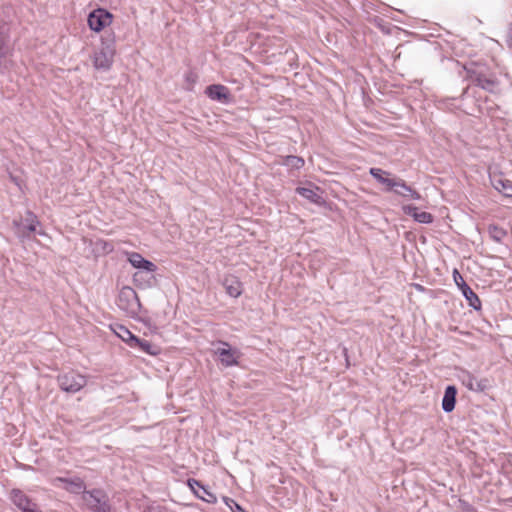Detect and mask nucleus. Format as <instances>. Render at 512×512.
<instances>
[{
	"label": "nucleus",
	"instance_id": "nucleus-1",
	"mask_svg": "<svg viewBox=\"0 0 512 512\" xmlns=\"http://www.w3.org/2000/svg\"><path fill=\"white\" fill-rule=\"evenodd\" d=\"M467 73L472 83L481 89L496 93L499 90L500 82L496 74L485 64L473 63L467 69Z\"/></svg>",
	"mask_w": 512,
	"mask_h": 512
},
{
	"label": "nucleus",
	"instance_id": "nucleus-2",
	"mask_svg": "<svg viewBox=\"0 0 512 512\" xmlns=\"http://www.w3.org/2000/svg\"><path fill=\"white\" fill-rule=\"evenodd\" d=\"M115 49V35L113 32L105 33L101 37L100 48L94 53L93 65L95 69L108 71L113 65Z\"/></svg>",
	"mask_w": 512,
	"mask_h": 512
},
{
	"label": "nucleus",
	"instance_id": "nucleus-3",
	"mask_svg": "<svg viewBox=\"0 0 512 512\" xmlns=\"http://www.w3.org/2000/svg\"><path fill=\"white\" fill-rule=\"evenodd\" d=\"M82 498L91 512H111L109 496L103 489L86 490Z\"/></svg>",
	"mask_w": 512,
	"mask_h": 512
},
{
	"label": "nucleus",
	"instance_id": "nucleus-4",
	"mask_svg": "<svg viewBox=\"0 0 512 512\" xmlns=\"http://www.w3.org/2000/svg\"><path fill=\"white\" fill-rule=\"evenodd\" d=\"M118 307L130 316L134 317L139 314L142 308L140 299L133 288L124 286L121 288L117 298Z\"/></svg>",
	"mask_w": 512,
	"mask_h": 512
},
{
	"label": "nucleus",
	"instance_id": "nucleus-5",
	"mask_svg": "<svg viewBox=\"0 0 512 512\" xmlns=\"http://www.w3.org/2000/svg\"><path fill=\"white\" fill-rule=\"evenodd\" d=\"M59 388L67 393H77L87 385V377L75 370L59 374L57 376Z\"/></svg>",
	"mask_w": 512,
	"mask_h": 512
},
{
	"label": "nucleus",
	"instance_id": "nucleus-6",
	"mask_svg": "<svg viewBox=\"0 0 512 512\" xmlns=\"http://www.w3.org/2000/svg\"><path fill=\"white\" fill-rule=\"evenodd\" d=\"M38 225H40V222L36 214L30 210L26 211L24 218L13 220L15 234L22 240L30 238L31 234L36 232Z\"/></svg>",
	"mask_w": 512,
	"mask_h": 512
},
{
	"label": "nucleus",
	"instance_id": "nucleus-7",
	"mask_svg": "<svg viewBox=\"0 0 512 512\" xmlns=\"http://www.w3.org/2000/svg\"><path fill=\"white\" fill-rule=\"evenodd\" d=\"M498 169L497 163L488 166L491 185L505 197L512 198V181L503 178L502 173Z\"/></svg>",
	"mask_w": 512,
	"mask_h": 512
},
{
	"label": "nucleus",
	"instance_id": "nucleus-8",
	"mask_svg": "<svg viewBox=\"0 0 512 512\" xmlns=\"http://www.w3.org/2000/svg\"><path fill=\"white\" fill-rule=\"evenodd\" d=\"M113 15L104 8L91 11L87 18L89 28L94 32H101L112 23Z\"/></svg>",
	"mask_w": 512,
	"mask_h": 512
},
{
	"label": "nucleus",
	"instance_id": "nucleus-9",
	"mask_svg": "<svg viewBox=\"0 0 512 512\" xmlns=\"http://www.w3.org/2000/svg\"><path fill=\"white\" fill-rule=\"evenodd\" d=\"M453 279L457 287L460 289L463 297L467 300L468 305L476 311L481 310L482 303L478 295L465 282L462 275L457 269L453 271Z\"/></svg>",
	"mask_w": 512,
	"mask_h": 512
},
{
	"label": "nucleus",
	"instance_id": "nucleus-10",
	"mask_svg": "<svg viewBox=\"0 0 512 512\" xmlns=\"http://www.w3.org/2000/svg\"><path fill=\"white\" fill-rule=\"evenodd\" d=\"M462 384L470 391L473 392H485L491 388L489 379L482 378L477 379L472 373L467 370H463L459 376Z\"/></svg>",
	"mask_w": 512,
	"mask_h": 512
},
{
	"label": "nucleus",
	"instance_id": "nucleus-11",
	"mask_svg": "<svg viewBox=\"0 0 512 512\" xmlns=\"http://www.w3.org/2000/svg\"><path fill=\"white\" fill-rule=\"evenodd\" d=\"M52 484L55 487H61L72 494L82 493L83 495L84 491H86L85 482L80 477L66 478L58 476L52 480Z\"/></svg>",
	"mask_w": 512,
	"mask_h": 512
},
{
	"label": "nucleus",
	"instance_id": "nucleus-12",
	"mask_svg": "<svg viewBox=\"0 0 512 512\" xmlns=\"http://www.w3.org/2000/svg\"><path fill=\"white\" fill-rule=\"evenodd\" d=\"M205 94L211 100L222 104H229L232 101V96L229 89L222 84H211L207 86L205 89Z\"/></svg>",
	"mask_w": 512,
	"mask_h": 512
},
{
	"label": "nucleus",
	"instance_id": "nucleus-13",
	"mask_svg": "<svg viewBox=\"0 0 512 512\" xmlns=\"http://www.w3.org/2000/svg\"><path fill=\"white\" fill-rule=\"evenodd\" d=\"M10 500L22 512H26L35 507V503L29 496H27L21 489L13 488L10 491Z\"/></svg>",
	"mask_w": 512,
	"mask_h": 512
},
{
	"label": "nucleus",
	"instance_id": "nucleus-14",
	"mask_svg": "<svg viewBox=\"0 0 512 512\" xmlns=\"http://www.w3.org/2000/svg\"><path fill=\"white\" fill-rule=\"evenodd\" d=\"M187 484L194 491V493L196 494V496L199 499H202V500H204L208 503H212V504L217 502L216 495L214 493H212L208 489V487L203 485L201 481L194 479V478H189L187 480Z\"/></svg>",
	"mask_w": 512,
	"mask_h": 512
},
{
	"label": "nucleus",
	"instance_id": "nucleus-15",
	"mask_svg": "<svg viewBox=\"0 0 512 512\" xmlns=\"http://www.w3.org/2000/svg\"><path fill=\"white\" fill-rule=\"evenodd\" d=\"M128 262L138 271H146V272H155L157 270V266L152 261L145 259L138 252L128 253Z\"/></svg>",
	"mask_w": 512,
	"mask_h": 512
},
{
	"label": "nucleus",
	"instance_id": "nucleus-16",
	"mask_svg": "<svg viewBox=\"0 0 512 512\" xmlns=\"http://www.w3.org/2000/svg\"><path fill=\"white\" fill-rule=\"evenodd\" d=\"M370 174L381 184L385 185V191L391 192L393 187L397 186L401 178L390 177V173L379 168H371Z\"/></svg>",
	"mask_w": 512,
	"mask_h": 512
},
{
	"label": "nucleus",
	"instance_id": "nucleus-17",
	"mask_svg": "<svg viewBox=\"0 0 512 512\" xmlns=\"http://www.w3.org/2000/svg\"><path fill=\"white\" fill-rule=\"evenodd\" d=\"M222 285L225 288L226 293L233 298H237L242 294V282L235 275L229 274L224 276Z\"/></svg>",
	"mask_w": 512,
	"mask_h": 512
},
{
	"label": "nucleus",
	"instance_id": "nucleus-18",
	"mask_svg": "<svg viewBox=\"0 0 512 512\" xmlns=\"http://www.w3.org/2000/svg\"><path fill=\"white\" fill-rule=\"evenodd\" d=\"M402 210L405 215L412 217L416 222L423 224H430L433 222V215L429 212L419 211L416 206L404 205Z\"/></svg>",
	"mask_w": 512,
	"mask_h": 512
},
{
	"label": "nucleus",
	"instance_id": "nucleus-19",
	"mask_svg": "<svg viewBox=\"0 0 512 512\" xmlns=\"http://www.w3.org/2000/svg\"><path fill=\"white\" fill-rule=\"evenodd\" d=\"M458 390L455 385H448L445 388L442 398V409L446 413H450L455 409Z\"/></svg>",
	"mask_w": 512,
	"mask_h": 512
},
{
	"label": "nucleus",
	"instance_id": "nucleus-20",
	"mask_svg": "<svg viewBox=\"0 0 512 512\" xmlns=\"http://www.w3.org/2000/svg\"><path fill=\"white\" fill-rule=\"evenodd\" d=\"M155 272L137 271L133 274V283L141 289L150 288L156 283Z\"/></svg>",
	"mask_w": 512,
	"mask_h": 512
},
{
	"label": "nucleus",
	"instance_id": "nucleus-21",
	"mask_svg": "<svg viewBox=\"0 0 512 512\" xmlns=\"http://www.w3.org/2000/svg\"><path fill=\"white\" fill-rule=\"evenodd\" d=\"M318 190L319 187L317 186H315L314 189L307 187H297L295 192L313 204L322 205L325 201L323 197L317 193Z\"/></svg>",
	"mask_w": 512,
	"mask_h": 512
},
{
	"label": "nucleus",
	"instance_id": "nucleus-22",
	"mask_svg": "<svg viewBox=\"0 0 512 512\" xmlns=\"http://www.w3.org/2000/svg\"><path fill=\"white\" fill-rule=\"evenodd\" d=\"M223 365L226 367L238 364V352L231 348H219L216 352Z\"/></svg>",
	"mask_w": 512,
	"mask_h": 512
},
{
	"label": "nucleus",
	"instance_id": "nucleus-23",
	"mask_svg": "<svg viewBox=\"0 0 512 512\" xmlns=\"http://www.w3.org/2000/svg\"><path fill=\"white\" fill-rule=\"evenodd\" d=\"M131 347H138L140 350L151 356H157L161 353V348L159 346L139 337L133 338Z\"/></svg>",
	"mask_w": 512,
	"mask_h": 512
},
{
	"label": "nucleus",
	"instance_id": "nucleus-24",
	"mask_svg": "<svg viewBox=\"0 0 512 512\" xmlns=\"http://www.w3.org/2000/svg\"><path fill=\"white\" fill-rule=\"evenodd\" d=\"M488 234L493 241L501 243L507 236V231L496 224H490L488 226Z\"/></svg>",
	"mask_w": 512,
	"mask_h": 512
},
{
	"label": "nucleus",
	"instance_id": "nucleus-25",
	"mask_svg": "<svg viewBox=\"0 0 512 512\" xmlns=\"http://www.w3.org/2000/svg\"><path fill=\"white\" fill-rule=\"evenodd\" d=\"M197 80H198V75L194 71H192V70L187 71L184 75L185 89L188 91H192Z\"/></svg>",
	"mask_w": 512,
	"mask_h": 512
},
{
	"label": "nucleus",
	"instance_id": "nucleus-26",
	"mask_svg": "<svg viewBox=\"0 0 512 512\" xmlns=\"http://www.w3.org/2000/svg\"><path fill=\"white\" fill-rule=\"evenodd\" d=\"M119 331L116 332L117 335L124 341L128 342L130 345L133 343V338L137 336L134 335L131 331H129L125 326L119 325Z\"/></svg>",
	"mask_w": 512,
	"mask_h": 512
},
{
	"label": "nucleus",
	"instance_id": "nucleus-27",
	"mask_svg": "<svg viewBox=\"0 0 512 512\" xmlns=\"http://www.w3.org/2000/svg\"><path fill=\"white\" fill-rule=\"evenodd\" d=\"M398 187H400L401 189H404V191L408 192V198H411L414 200L421 199V195L419 194V192L414 190L411 186H408L403 179H401L400 182L398 183Z\"/></svg>",
	"mask_w": 512,
	"mask_h": 512
},
{
	"label": "nucleus",
	"instance_id": "nucleus-28",
	"mask_svg": "<svg viewBox=\"0 0 512 512\" xmlns=\"http://www.w3.org/2000/svg\"><path fill=\"white\" fill-rule=\"evenodd\" d=\"M225 504L231 509L232 512H247L239 503L230 497H223Z\"/></svg>",
	"mask_w": 512,
	"mask_h": 512
},
{
	"label": "nucleus",
	"instance_id": "nucleus-29",
	"mask_svg": "<svg viewBox=\"0 0 512 512\" xmlns=\"http://www.w3.org/2000/svg\"><path fill=\"white\" fill-rule=\"evenodd\" d=\"M391 192H394L395 194L402 196L404 198H408V192L404 191V189H401L400 187H393V189H391Z\"/></svg>",
	"mask_w": 512,
	"mask_h": 512
},
{
	"label": "nucleus",
	"instance_id": "nucleus-30",
	"mask_svg": "<svg viewBox=\"0 0 512 512\" xmlns=\"http://www.w3.org/2000/svg\"><path fill=\"white\" fill-rule=\"evenodd\" d=\"M10 179L19 187L21 188V185L23 183V180L19 176H14L12 173H9Z\"/></svg>",
	"mask_w": 512,
	"mask_h": 512
},
{
	"label": "nucleus",
	"instance_id": "nucleus-31",
	"mask_svg": "<svg viewBox=\"0 0 512 512\" xmlns=\"http://www.w3.org/2000/svg\"><path fill=\"white\" fill-rule=\"evenodd\" d=\"M284 160L290 161V160H303L302 157L295 156V155H287Z\"/></svg>",
	"mask_w": 512,
	"mask_h": 512
},
{
	"label": "nucleus",
	"instance_id": "nucleus-32",
	"mask_svg": "<svg viewBox=\"0 0 512 512\" xmlns=\"http://www.w3.org/2000/svg\"><path fill=\"white\" fill-rule=\"evenodd\" d=\"M26 512H43V511L39 509L38 505H36L35 507L31 508L30 510H27Z\"/></svg>",
	"mask_w": 512,
	"mask_h": 512
},
{
	"label": "nucleus",
	"instance_id": "nucleus-33",
	"mask_svg": "<svg viewBox=\"0 0 512 512\" xmlns=\"http://www.w3.org/2000/svg\"><path fill=\"white\" fill-rule=\"evenodd\" d=\"M304 163H305L304 161L296 162V165H294V167L300 168V167H302L304 165Z\"/></svg>",
	"mask_w": 512,
	"mask_h": 512
},
{
	"label": "nucleus",
	"instance_id": "nucleus-34",
	"mask_svg": "<svg viewBox=\"0 0 512 512\" xmlns=\"http://www.w3.org/2000/svg\"><path fill=\"white\" fill-rule=\"evenodd\" d=\"M509 45L512 47V27L510 28Z\"/></svg>",
	"mask_w": 512,
	"mask_h": 512
},
{
	"label": "nucleus",
	"instance_id": "nucleus-35",
	"mask_svg": "<svg viewBox=\"0 0 512 512\" xmlns=\"http://www.w3.org/2000/svg\"><path fill=\"white\" fill-rule=\"evenodd\" d=\"M449 330L450 331H457V327H450Z\"/></svg>",
	"mask_w": 512,
	"mask_h": 512
}]
</instances>
